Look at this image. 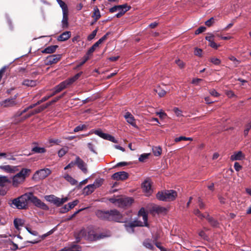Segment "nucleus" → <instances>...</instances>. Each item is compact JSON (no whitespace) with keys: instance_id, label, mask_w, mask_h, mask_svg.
Instances as JSON below:
<instances>
[{"instance_id":"f257e3e1","label":"nucleus","mask_w":251,"mask_h":251,"mask_svg":"<svg viewBox=\"0 0 251 251\" xmlns=\"http://www.w3.org/2000/svg\"><path fill=\"white\" fill-rule=\"evenodd\" d=\"M148 216L144 208H141L138 215V220L134 222L125 224V226L128 232H133L135 226H147Z\"/></svg>"},{"instance_id":"f03ea898","label":"nucleus","mask_w":251,"mask_h":251,"mask_svg":"<svg viewBox=\"0 0 251 251\" xmlns=\"http://www.w3.org/2000/svg\"><path fill=\"white\" fill-rule=\"evenodd\" d=\"M31 171L29 169L23 168L21 171L11 178L10 183L13 187L17 188L23 184L26 177L30 174Z\"/></svg>"},{"instance_id":"7ed1b4c3","label":"nucleus","mask_w":251,"mask_h":251,"mask_svg":"<svg viewBox=\"0 0 251 251\" xmlns=\"http://www.w3.org/2000/svg\"><path fill=\"white\" fill-rule=\"evenodd\" d=\"M29 201V193H25L22 196L14 199L9 202L11 207L18 209H25L27 208Z\"/></svg>"},{"instance_id":"20e7f679","label":"nucleus","mask_w":251,"mask_h":251,"mask_svg":"<svg viewBox=\"0 0 251 251\" xmlns=\"http://www.w3.org/2000/svg\"><path fill=\"white\" fill-rule=\"evenodd\" d=\"M78 236L79 238L83 237L86 240L91 241L99 240L107 236V235L103 233L95 234L94 231H89L88 229H82L80 230Z\"/></svg>"},{"instance_id":"39448f33","label":"nucleus","mask_w":251,"mask_h":251,"mask_svg":"<svg viewBox=\"0 0 251 251\" xmlns=\"http://www.w3.org/2000/svg\"><path fill=\"white\" fill-rule=\"evenodd\" d=\"M177 196V192L173 190H165L159 192L156 194V198L160 201H174Z\"/></svg>"},{"instance_id":"423d86ee","label":"nucleus","mask_w":251,"mask_h":251,"mask_svg":"<svg viewBox=\"0 0 251 251\" xmlns=\"http://www.w3.org/2000/svg\"><path fill=\"white\" fill-rule=\"evenodd\" d=\"M109 221H114L120 223H126L127 219L117 210H113L109 211Z\"/></svg>"},{"instance_id":"0eeeda50","label":"nucleus","mask_w":251,"mask_h":251,"mask_svg":"<svg viewBox=\"0 0 251 251\" xmlns=\"http://www.w3.org/2000/svg\"><path fill=\"white\" fill-rule=\"evenodd\" d=\"M29 201H30L34 205L43 210H48V206L37 197L34 196L32 193H29Z\"/></svg>"},{"instance_id":"6e6552de","label":"nucleus","mask_w":251,"mask_h":251,"mask_svg":"<svg viewBox=\"0 0 251 251\" xmlns=\"http://www.w3.org/2000/svg\"><path fill=\"white\" fill-rule=\"evenodd\" d=\"M50 169L45 168L37 171L33 176V178L35 180L43 179L51 174Z\"/></svg>"},{"instance_id":"1a4fd4ad","label":"nucleus","mask_w":251,"mask_h":251,"mask_svg":"<svg viewBox=\"0 0 251 251\" xmlns=\"http://www.w3.org/2000/svg\"><path fill=\"white\" fill-rule=\"evenodd\" d=\"M94 132L95 134L97 135L103 139L107 140L114 143H117V141L113 136L109 134L103 132L101 130H95Z\"/></svg>"},{"instance_id":"9d476101","label":"nucleus","mask_w":251,"mask_h":251,"mask_svg":"<svg viewBox=\"0 0 251 251\" xmlns=\"http://www.w3.org/2000/svg\"><path fill=\"white\" fill-rule=\"evenodd\" d=\"M0 169L8 174H14L19 170L18 166L9 165H0Z\"/></svg>"},{"instance_id":"9b49d317","label":"nucleus","mask_w":251,"mask_h":251,"mask_svg":"<svg viewBox=\"0 0 251 251\" xmlns=\"http://www.w3.org/2000/svg\"><path fill=\"white\" fill-rule=\"evenodd\" d=\"M61 54H53L48 56L46 58V64L51 65L57 63L61 58Z\"/></svg>"},{"instance_id":"f8f14e48","label":"nucleus","mask_w":251,"mask_h":251,"mask_svg":"<svg viewBox=\"0 0 251 251\" xmlns=\"http://www.w3.org/2000/svg\"><path fill=\"white\" fill-rule=\"evenodd\" d=\"M17 104L15 98H8L0 102V105L3 107H13Z\"/></svg>"},{"instance_id":"ddd939ff","label":"nucleus","mask_w":251,"mask_h":251,"mask_svg":"<svg viewBox=\"0 0 251 251\" xmlns=\"http://www.w3.org/2000/svg\"><path fill=\"white\" fill-rule=\"evenodd\" d=\"M142 187L146 196H149L152 192L151 182L149 179L145 180L142 184Z\"/></svg>"},{"instance_id":"4468645a","label":"nucleus","mask_w":251,"mask_h":251,"mask_svg":"<svg viewBox=\"0 0 251 251\" xmlns=\"http://www.w3.org/2000/svg\"><path fill=\"white\" fill-rule=\"evenodd\" d=\"M128 177V174L124 171L115 173L112 176V179L116 180H125Z\"/></svg>"},{"instance_id":"2eb2a0df","label":"nucleus","mask_w":251,"mask_h":251,"mask_svg":"<svg viewBox=\"0 0 251 251\" xmlns=\"http://www.w3.org/2000/svg\"><path fill=\"white\" fill-rule=\"evenodd\" d=\"M75 165L84 173H87V164L79 156H76L75 158Z\"/></svg>"},{"instance_id":"dca6fc26","label":"nucleus","mask_w":251,"mask_h":251,"mask_svg":"<svg viewBox=\"0 0 251 251\" xmlns=\"http://www.w3.org/2000/svg\"><path fill=\"white\" fill-rule=\"evenodd\" d=\"M133 199L131 198H119L118 207H124L130 205L133 202Z\"/></svg>"},{"instance_id":"f3484780","label":"nucleus","mask_w":251,"mask_h":251,"mask_svg":"<svg viewBox=\"0 0 251 251\" xmlns=\"http://www.w3.org/2000/svg\"><path fill=\"white\" fill-rule=\"evenodd\" d=\"M245 157V154L241 151H235L230 156V159L231 161L241 160Z\"/></svg>"},{"instance_id":"a211bd4d","label":"nucleus","mask_w":251,"mask_h":251,"mask_svg":"<svg viewBox=\"0 0 251 251\" xmlns=\"http://www.w3.org/2000/svg\"><path fill=\"white\" fill-rule=\"evenodd\" d=\"M124 117L128 124L135 127H137L135 119L130 113L128 112H126L124 115Z\"/></svg>"},{"instance_id":"6ab92c4d","label":"nucleus","mask_w":251,"mask_h":251,"mask_svg":"<svg viewBox=\"0 0 251 251\" xmlns=\"http://www.w3.org/2000/svg\"><path fill=\"white\" fill-rule=\"evenodd\" d=\"M121 9L118 10L119 12L115 15V16L117 18H120L121 16H122L126 12L128 11L131 8L130 6H129L126 4L121 5Z\"/></svg>"},{"instance_id":"aec40b11","label":"nucleus","mask_w":251,"mask_h":251,"mask_svg":"<svg viewBox=\"0 0 251 251\" xmlns=\"http://www.w3.org/2000/svg\"><path fill=\"white\" fill-rule=\"evenodd\" d=\"M206 40L209 42V45L212 48L217 49L220 45H218L214 42V35H211L205 37Z\"/></svg>"},{"instance_id":"412c9836","label":"nucleus","mask_w":251,"mask_h":251,"mask_svg":"<svg viewBox=\"0 0 251 251\" xmlns=\"http://www.w3.org/2000/svg\"><path fill=\"white\" fill-rule=\"evenodd\" d=\"M97 216L102 219L107 220L109 221V211H103L98 210L96 213Z\"/></svg>"},{"instance_id":"4be33fe9","label":"nucleus","mask_w":251,"mask_h":251,"mask_svg":"<svg viewBox=\"0 0 251 251\" xmlns=\"http://www.w3.org/2000/svg\"><path fill=\"white\" fill-rule=\"evenodd\" d=\"M67 87L66 84L65 83V81H63L61 82L60 84H59L58 85L56 86L53 88L54 92H53V95H55L56 93H58L64 89L66 88Z\"/></svg>"},{"instance_id":"5701e85b","label":"nucleus","mask_w":251,"mask_h":251,"mask_svg":"<svg viewBox=\"0 0 251 251\" xmlns=\"http://www.w3.org/2000/svg\"><path fill=\"white\" fill-rule=\"evenodd\" d=\"M63 18L61 21L62 27L64 28L68 26V11L62 12Z\"/></svg>"},{"instance_id":"b1692460","label":"nucleus","mask_w":251,"mask_h":251,"mask_svg":"<svg viewBox=\"0 0 251 251\" xmlns=\"http://www.w3.org/2000/svg\"><path fill=\"white\" fill-rule=\"evenodd\" d=\"M71 33L70 31H65L62 33L58 37L57 40L59 41H65L69 39L71 37Z\"/></svg>"},{"instance_id":"393cba45","label":"nucleus","mask_w":251,"mask_h":251,"mask_svg":"<svg viewBox=\"0 0 251 251\" xmlns=\"http://www.w3.org/2000/svg\"><path fill=\"white\" fill-rule=\"evenodd\" d=\"M80 250L81 247L79 245L75 244L67 246L63 249L64 251H80Z\"/></svg>"},{"instance_id":"a878e982","label":"nucleus","mask_w":251,"mask_h":251,"mask_svg":"<svg viewBox=\"0 0 251 251\" xmlns=\"http://www.w3.org/2000/svg\"><path fill=\"white\" fill-rule=\"evenodd\" d=\"M68 200V197H65L62 199L55 197L54 201L53 202V204L56 205L57 206H59L61 205L64 203L66 202Z\"/></svg>"},{"instance_id":"bb28decb","label":"nucleus","mask_w":251,"mask_h":251,"mask_svg":"<svg viewBox=\"0 0 251 251\" xmlns=\"http://www.w3.org/2000/svg\"><path fill=\"white\" fill-rule=\"evenodd\" d=\"M82 73H79L77 74H76L75 75H74L73 77L70 78L66 80H65V82L67 86H68L73 83H74L75 81L81 75Z\"/></svg>"},{"instance_id":"cd10ccee","label":"nucleus","mask_w":251,"mask_h":251,"mask_svg":"<svg viewBox=\"0 0 251 251\" xmlns=\"http://www.w3.org/2000/svg\"><path fill=\"white\" fill-rule=\"evenodd\" d=\"M57 48L58 46L57 45L50 46L43 50L42 52L44 53H52L55 51Z\"/></svg>"},{"instance_id":"c85d7f7f","label":"nucleus","mask_w":251,"mask_h":251,"mask_svg":"<svg viewBox=\"0 0 251 251\" xmlns=\"http://www.w3.org/2000/svg\"><path fill=\"white\" fill-rule=\"evenodd\" d=\"M22 84L27 87H32L35 86L37 85V82L36 80L26 79H25L23 81Z\"/></svg>"},{"instance_id":"c756f323","label":"nucleus","mask_w":251,"mask_h":251,"mask_svg":"<svg viewBox=\"0 0 251 251\" xmlns=\"http://www.w3.org/2000/svg\"><path fill=\"white\" fill-rule=\"evenodd\" d=\"M10 180L6 176L0 175V187H4L7 183H10Z\"/></svg>"},{"instance_id":"7c9ffc66","label":"nucleus","mask_w":251,"mask_h":251,"mask_svg":"<svg viewBox=\"0 0 251 251\" xmlns=\"http://www.w3.org/2000/svg\"><path fill=\"white\" fill-rule=\"evenodd\" d=\"M96 189L93 184H90L85 187L83 189V193L86 195H90Z\"/></svg>"},{"instance_id":"2f4dec72","label":"nucleus","mask_w":251,"mask_h":251,"mask_svg":"<svg viewBox=\"0 0 251 251\" xmlns=\"http://www.w3.org/2000/svg\"><path fill=\"white\" fill-rule=\"evenodd\" d=\"M63 177L72 185H76L77 183L75 179L68 174H65Z\"/></svg>"},{"instance_id":"473e14b6","label":"nucleus","mask_w":251,"mask_h":251,"mask_svg":"<svg viewBox=\"0 0 251 251\" xmlns=\"http://www.w3.org/2000/svg\"><path fill=\"white\" fill-rule=\"evenodd\" d=\"M51 233H52V231H50L47 233L44 234H43V235H42L41 236H39V238H38V240H34L33 241H27V242L30 243H32V244H36V243H38L39 242L41 241V240L44 239L47 236H48V235H50V234H51Z\"/></svg>"},{"instance_id":"72a5a7b5","label":"nucleus","mask_w":251,"mask_h":251,"mask_svg":"<svg viewBox=\"0 0 251 251\" xmlns=\"http://www.w3.org/2000/svg\"><path fill=\"white\" fill-rule=\"evenodd\" d=\"M100 13L99 9L98 7H95L94 9V12L92 17L95 19V22H96L100 17Z\"/></svg>"},{"instance_id":"f704fd0d","label":"nucleus","mask_w":251,"mask_h":251,"mask_svg":"<svg viewBox=\"0 0 251 251\" xmlns=\"http://www.w3.org/2000/svg\"><path fill=\"white\" fill-rule=\"evenodd\" d=\"M14 225L16 228L19 229L20 226L24 225V221L21 219H15L14 220Z\"/></svg>"},{"instance_id":"c9c22d12","label":"nucleus","mask_w":251,"mask_h":251,"mask_svg":"<svg viewBox=\"0 0 251 251\" xmlns=\"http://www.w3.org/2000/svg\"><path fill=\"white\" fill-rule=\"evenodd\" d=\"M153 154L156 156H160L162 153V149L160 147H153L152 148Z\"/></svg>"},{"instance_id":"e433bc0d","label":"nucleus","mask_w":251,"mask_h":251,"mask_svg":"<svg viewBox=\"0 0 251 251\" xmlns=\"http://www.w3.org/2000/svg\"><path fill=\"white\" fill-rule=\"evenodd\" d=\"M48 142L51 144V146H52L53 145H59L61 141L58 138H49L48 139Z\"/></svg>"},{"instance_id":"4c0bfd02","label":"nucleus","mask_w":251,"mask_h":251,"mask_svg":"<svg viewBox=\"0 0 251 251\" xmlns=\"http://www.w3.org/2000/svg\"><path fill=\"white\" fill-rule=\"evenodd\" d=\"M154 210L158 214H165L167 211V208L162 206H157Z\"/></svg>"},{"instance_id":"58836bf2","label":"nucleus","mask_w":251,"mask_h":251,"mask_svg":"<svg viewBox=\"0 0 251 251\" xmlns=\"http://www.w3.org/2000/svg\"><path fill=\"white\" fill-rule=\"evenodd\" d=\"M58 3L62 8V12L68 11L67 5L64 1L61 0Z\"/></svg>"},{"instance_id":"ea45409f","label":"nucleus","mask_w":251,"mask_h":251,"mask_svg":"<svg viewBox=\"0 0 251 251\" xmlns=\"http://www.w3.org/2000/svg\"><path fill=\"white\" fill-rule=\"evenodd\" d=\"M32 151L35 153H44L46 152V150L44 148L35 147L32 149Z\"/></svg>"},{"instance_id":"a19ab883","label":"nucleus","mask_w":251,"mask_h":251,"mask_svg":"<svg viewBox=\"0 0 251 251\" xmlns=\"http://www.w3.org/2000/svg\"><path fill=\"white\" fill-rule=\"evenodd\" d=\"M155 92L158 94V96L160 97H162L164 96L166 94V91L165 90L162 89L160 87L157 88L155 89Z\"/></svg>"},{"instance_id":"79ce46f5","label":"nucleus","mask_w":251,"mask_h":251,"mask_svg":"<svg viewBox=\"0 0 251 251\" xmlns=\"http://www.w3.org/2000/svg\"><path fill=\"white\" fill-rule=\"evenodd\" d=\"M103 180L102 179H97L94 182L93 184H92L95 188L96 189L97 188L99 187L103 183Z\"/></svg>"},{"instance_id":"37998d69","label":"nucleus","mask_w":251,"mask_h":251,"mask_svg":"<svg viewBox=\"0 0 251 251\" xmlns=\"http://www.w3.org/2000/svg\"><path fill=\"white\" fill-rule=\"evenodd\" d=\"M68 152L67 148H63L58 151V156L61 157L63 156Z\"/></svg>"},{"instance_id":"c03bdc74","label":"nucleus","mask_w":251,"mask_h":251,"mask_svg":"<svg viewBox=\"0 0 251 251\" xmlns=\"http://www.w3.org/2000/svg\"><path fill=\"white\" fill-rule=\"evenodd\" d=\"M228 58L230 60H231L234 63L236 66H238L241 62L240 61L237 59V58L235 57L232 55L228 57Z\"/></svg>"},{"instance_id":"a18cd8bd","label":"nucleus","mask_w":251,"mask_h":251,"mask_svg":"<svg viewBox=\"0 0 251 251\" xmlns=\"http://www.w3.org/2000/svg\"><path fill=\"white\" fill-rule=\"evenodd\" d=\"M119 198L120 197H117V198H110L109 199V201L114 203L115 204V206H118L119 204Z\"/></svg>"},{"instance_id":"49530a36","label":"nucleus","mask_w":251,"mask_h":251,"mask_svg":"<svg viewBox=\"0 0 251 251\" xmlns=\"http://www.w3.org/2000/svg\"><path fill=\"white\" fill-rule=\"evenodd\" d=\"M85 127L86 126L85 125H80L75 127L74 129V132H77L83 130Z\"/></svg>"},{"instance_id":"de8ad7c7","label":"nucleus","mask_w":251,"mask_h":251,"mask_svg":"<svg viewBox=\"0 0 251 251\" xmlns=\"http://www.w3.org/2000/svg\"><path fill=\"white\" fill-rule=\"evenodd\" d=\"M206 219L213 226H217L218 222L214 220L212 218L210 217L209 216H207Z\"/></svg>"},{"instance_id":"09e8293b","label":"nucleus","mask_w":251,"mask_h":251,"mask_svg":"<svg viewBox=\"0 0 251 251\" xmlns=\"http://www.w3.org/2000/svg\"><path fill=\"white\" fill-rule=\"evenodd\" d=\"M251 128V123L249 122L246 126L245 129L244 131V134L245 136H247L248 134L250 129Z\"/></svg>"},{"instance_id":"8fccbe9b","label":"nucleus","mask_w":251,"mask_h":251,"mask_svg":"<svg viewBox=\"0 0 251 251\" xmlns=\"http://www.w3.org/2000/svg\"><path fill=\"white\" fill-rule=\"evenodd\" d=\"M210 61L214 64L217 65L220 64L221 62V60L216 57H211L210 58Z\"/></svg>"},{"instance_id":"3c124183","label":"nucleus","mask_w":251,"mask_h":251,"mask_svg":"<svg viewBox=\"0 0 251 251\" xmlns=\"http://www.w3.org/2000/svg\"><path fill=\"white\" fill-rule=\"evenodd\" d=\"M97 31H98V29L97 28L95 29L92 32V33L88 36V37H87L88 40L91 41V40L94 39V37L96 36V35L97 34Z\"/></svg>"},{"instance_id":"603ef678","label":"nucleus","mask_w":251,"mask_h":251,"mask_svg":"<svg viewBox=\"0 0 251 251\" xmlns=\"http://www.w3.org/2000/svg\"><path fill=\"white\" fill-rule=\"evenodd\" d=\"M149 154H150L149 153H144L141 154L139 158V160L140 162H144L146 159L148 158Z\"/></svg>"},{"instance_id":"864d4df0","label":"nucleus","mask_w":251,"mask_h":251,"mask_svg":"<svg viewBox=\"0 0 251 251\" xmlns=\"http://www.w3.org/2000/svg\"><path fill=\"white\" fill-rule=\"evenodd\" d=\"M89 59V57L88 55H85L82 59V61L77 65V67L78 68L83 65Z\"/></svg>"},{"instance_id":"5fc2aeb1","label":"nucleus","mask_w":251,"mask_h":251,"mask_svg":"<svg viewBox=\"0 0 251 251\" xmlns=\"http://www.w3.org/2000/svg\"><path fill=\"white\" fill-rule=\"evenodd\" d=\"M78 200H75L72 202H69L68 204L70 209H71L73 208H74L75 205H76L78 204Z\"/></svg>"},{"instance_id":"6e6d98bb","label":"nucleus","mask_w":251,"mask_h":251,"mask_svg":"<svg viewBox=\"0 0 251 251\" xmlns=\"http://www.w3.org/2000/svg\"><path fill=\"white\" fill-rule=\"evenodd\" d=\"M225 93L226 96L229 98L236 97V95L234 94V92L231 90L226 91Z\"/></svg>"},{"instance_id":"4d7b16f0","label":"nucleus","mask_w":251,"mask_h":251,"mask_svg":"<svg viewBox=\"0 0 251 251\" xmlns=\"http://www.w3.org/2000/svg\"><path fill=\"white\" fill-rule=\"evenodd\" d=\"M176 63L178 66V67L182 69L185 66V64L183 61L179 59H176L175 61Z\"/></svg>"},{"instance_id":"13d9d810","label":"nucleus","mask_w":251,"mask_h":251,"mask_svg":"<svg viewBox=\"0 0 251 251\" xmlns=\"http://www.w3.org/2000/svg\"><path fill=\"white\" fill-rule=\"evenodd\" d=\"M173 111L177 117H180L182 116V111L177 107H175L173 109Z\"/></svg>"},{"instance_id":"bf43d9fd","label":"nucleus","mask_w":251,"mask_h":251,"mask_svg":"<svg viewBox=\"0 0 251 251\" xmlns=\"http://www.w3.org/2000/svg\"><path fill=\"white\" fill-rule=\"evenodd\" d=\"M55 196L54 195H49L45 196V199L47 201L51 202L52 203L53 202Z\"/></svg>"},{"instance_id":"052dcab7","label":"nucleus","mask_w":251,"mask_h":251,"mask_svg":"<svg viewBox=\"0 0 251 251\" xmlns=\"http://www.w3.org/2000/svg\"><path fill=\"white\" fill-rule=\"evenodd\" d=\"M53 96H54V95H53V94H52L50 95L43 97L40 100L38 101V104H40L41 103L46 101L47 100H48L49 98H50V97H51Z\"/></svg>"},{"instance_id":"680f3d73","label":"nucleus","mask_w":251,"mask_h":251,"mask_svg":"<svg viewBox=\"0 0 251 251\" xmlns=\"http://www.w3.org/2000/svg\"><path fill=\"white\" fill-rule=\"evenodd\" d=\"M47 107V106H42L40 108L36 109L34 112H33L31 115H33L34 114L38 113L40 112L41 111L43 110L45 108Z\"/></svg>"},{"instance_id":"e2e57ef3","label":"nucleus","mask_w":251,"mask_h":251,"mask_svg":"<svg viewBox=\"0 0 251 251\" xmlns=\"http://www.w3.org/2000/svg\"><path fill=\"white\" fill-rule=\"evenodd\" d=\"M209 93L211 96L215 97H218L220 96V94L215 89L210 90L209 91Z\"/></svg>"},{"instance_id":"0e129e2a","label":"nucleus","mask_w":251,"mask_h":251,"mask_svg":"<svg viewBox=\"0 0 251 251\" xmlns=\"http://www.w3.org/2000/svg\"><path fill=\"white\" fill-rule=\"evenodd\" d=\"M121 9V5L115 6L110 9V12H116Z\"/></svg>"},{"instance_id":"69168bd1","label":"nucleus","mask_w":251,"mask_h":251,"mask_svg":"<svg viewBox=\"0 0 251 251\" xmlns=\"http://www.w3.org/2000/svg\"><path fill=\"white\" fill-rule=\"evenodd\" d=\"M234 168L236 171L238 172L242 169V166L238 162H236L234 164Z\"/></svg>"},{"instance_id":"338daca9","label":"nucleus","mask_w":251,"mask_h":251,"mask_svg":"<svg viewBox=\"0 0 251 251\" xmlns=\"http://www.w3.org/2000/svg\"><path fill=\"white\" fill-rule=\"evenodd\" d=\"M202 50L200 49L196 48L194 51V54L196 55L201 56L202 54Z\"/></svg>"},{"instance_id":"774afa93","label":"nucleus","mask_w":251,"mask_h":251,"mask_svg":"<svg viewBox=\"0 0 251 251\" xmlns=\"http://www.w3.org/2000/svg\"><path fill=\"white\" fill-rule=\"evenodd\" d=\"M213 22L214 18H211L210 19L205 22V24L206 25L208 26H210L213 24Z\"/></svg>"}]
</instances>
